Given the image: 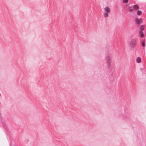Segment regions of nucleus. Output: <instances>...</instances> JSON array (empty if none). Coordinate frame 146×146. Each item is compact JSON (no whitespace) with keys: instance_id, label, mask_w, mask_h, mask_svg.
I'll list each match as a JSON object with an SVG mask.
<instances>
[{"instance_id":"1","label":"nucleus","mask_w":146,"mask_h":146,"mask_svg":"<svg viewBox=\"0 0 146 146\" xmlns=\"http://www.w3.org/2000/svg\"><path fill=\"white\" fill-rule=\"evenodd\" d=\"M137 39L136 38L132 39L129 43L130 47L133 48L135 47L136 45Z\"/></svg>"},{"instance_id":"2","label":"nucleus","mask_w":146,"mask_h":146,"mask_svg":"<svg viewBox=\"0 0 146 146\" xmlns=\"http://www.w3.org/2000/svg\"><path fill=\"white\" fill-rule=\"evenodd\" d=\"M104 11L105 12L110 13L111 12L110 8L108 6H106L104 9Z\"/></svg>"},{"instance_id":"3","label":"nucleus","mask_w":146,"mask_h":146,"mask_svg":"<svg viewBox=\"0 0 146 146\" xmlns=\"http://www.w3.org/2000/svg\"><path fill=\"white\" fill-rule=\"evenodd\" d=\"M107 67L108 68L111 67V61H106Z\"/></svg>"},{"instance_id":"4","label":"nucleus","mask_w":146,"mask_h":146,"mask_svg":"<svg viewBox=\"0 0 146 146\" xmlns=\"http://www.w3.org/2000/svg\"><path fill=\"white\" fill-rule=\"evenodd\" d=\"M111 57L110 55H107L106 56V61H111Z\"/></svg>"},{"instance_id":"5","label":"nucleus","mask_w":146,"mask_h":146,"mask_svg":"<svg viewBox=\"0 0 146 146\" xmlns=\"http://www.w3.org/2000/svg\"><path fill=\"white\" fill-rule=\"evenodd\" d=\"M109 13L104 12L103 14L104 17L105 18L108 17L109 16Z\"/></svg>"},{"instance_id":"6","label":"nucleus","mask_w":146,"mask_h":146,"mask_svg":"<svg viewBox=\"0 0 146 146\" xmlns=\"http://www.w3.org/2000/svg\"><path fill=\"white\" fill-rule=\"evenodd\" d=\"M136 21L138 24H140L142 22V21L141 19H140L139 20L137 19L136 20Z\"/></svg>"},{"instance_id":"7","label":"nucleus","mask_w":146,"mask_h":146,"mask_svg":"<svg viewBox=\"0 0 146 146\" xmlns=\"http://www.w3.org/2000/svg\"><path fill=\"white\" fill-rule=\"evenodd\" d=\"M136 61L137 62L140 63L141 62V58L139 57H137L136 59Z\"/></svg>"},{"instance_id":"8","label":"nucleus","mask_w":146,"mask_h":146,"mask_svg":"<svg viewBox=\"0 0 146 146\" xmlns=\"http://www.w3.org/2000/svg\"><path fill=\"white\" fill-rule=\"evenodd\" d=\"M139 6L137 5H135L134 6L133 9L135 10H136L139 9Z\"/></svg>"},{"instance_id":"9","label":"nucleus","mask_w":146,"mask_h":146,"mask_svg":"<svg viewBox=\"0 0 146 146\" xmlns=\"http://www.w3.org/2000/svg\"><path fill=\"white\" fill-rule=\"evenodd\" d=\"M139 33H140V36L141 37H143V36L144 34L143 33L142 31H139Z\"/></svg>"},{"instance_id":"10","label":"nucleus","mask_w":146,"mask_h":146,"mask_svg":"<svg viewBox=\"0 0 146 146\" xmlns=\"http://www.w3.org/2000/svg\"><path fill=\"white\" fill-rule=\"evenodd\" d=\"M141 13V11H140L138 10L137 11V14L138 15H140Z\"/></svg>"},{"instance_id":"11","label":"nucleus","mask_w":146,"mask_h":146,"mask_svg":"<svg viewBox=\"0 0 146 146\" xmlns=\"http://www.w3.org/2000/svg\"><path fill=\"white\" fill-rule=\"evenodd\" d=\"M144 28V25H142L140 27V29H141V31H142L143 30Z\"/></svg>"},{"instance_id":"12","label":"nucleus","mask_w":146,"mask_h":146,"mask_svg":"<svg viewBox=\"0 0 146 146\" xmlns=\"http://www.w3.org/2000/svg\"><path fill=\"white\" fill-rule=\"evenodd\" d=\"M128 1V0H123L122 2L123 3H126Z\"/></svg>"},{"instance_id":"13","label":"nucleus","mask_w":146,"mask_h":146,"mask_svg":"<svg viewBox=\"0 0 146 146\" xmlns=\"http://www.w3.org/2000/svg\"><path fill=\"white\" fill-rule=\"evenodd\" d=\"M142 46L143 47H144L145 46V43L144 42H142Z\"/></svg>"},{"instance_id":"14","label":"nucleus","mask_w":146,"mask_h":146,"mask_svg":"<svg viewBox=\"0 0 146 146\" xmlns=\"http://www.w3.org/2000/svg\"><path fill=\"white\" fill-rule=\"evenodd\" d=\"M128 9L129 11L130 12H132L133 10V9Z\"/></svg>"}]
</instances>
